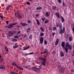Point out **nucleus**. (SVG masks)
Instances as JSON below:
<instances>
[{
	"label": "nucleus",
	"instance_id": "nucleus-38",
	"mask_svg": "<svg viewBox=\"0 0 74 74\" xmlns=\"http://www.w3.org/2000/svg\"><path fill=\"white\" fill-rule=\"evenodd\" d=\"M44 42H45V45H47V41L45 40Z\"/></svg>",
	"mask_w": 74,
	"mask_h": 74
},
{
	"label": "nucleus",
	"instance_id": "nucleus-5",
	"mask_svg": "<svg viewBox=\"0 0 74 74\" xmlns=\"http://www.w3.org/2000/svg\"><path fill=\"white\" fill-rule=\"evenodd\" d=\"M16 24H18V23H13V24H10L9 25V26L7 27V28L11 29V28H12V27H13L12 26H13L15 25H16Z\"/></svg>",
	"mask_w": 74,
	"mask_h": 74
},
{
	"label": "nucleus",
	"instance_id": "nucleus-60",
	"mask_svg": "<svg viewBox=\"0 0 74 74\" xmlns=\"http://www.w3.org/2000/svg\"><path fill=\"white\" fill-rule=\"evenodd\" d=\"M12 65L14 66V62H13V63H12Z\"/></svg>",
	"mask_w": 74,
	"mask_h": 74
},
{
	"label": "nucleus",
	"instance_id": "nucleus-62",
	"mask_svg": "<svg viewBox=\"0 0 74 74\" xmlns=\"http://www.w3.org/2000/svg\"><path fill=\"white\" fill-rule=\"evenodd\" d=\"M20 25H23V23H20Z\"/></svg>",
	"mask_w": 74,
	"mask_h": 74
},
{
	"label": "nucleus",
	"instance_id": "nucleus-23",
	"mask_svg": "<svg viewBox=\"0 0 74 74\" xmlns=\"http://www.w3.org/2000/svg\"><path fill=\"white\" fill-rule=\"evenodd\" d=\"M64 49L66 53H68V48L67 47H65Z\"/></svg>",
	"mask_w": 74,
	"mask_h": 74
},
{
	"label": "nucleus",
	"instance_id": "nucleus-35",
	"mask_svg": "<svg viewBox=\"0 0 74 74\" xmlns=\"http://www.w3.org/2000/svg\"><path fill=\"white\" fill-rule=\"evenodd\" d=\"M14 38H19V36L18 35H16L14 36Z\"/></svg>",
	"mask_w": 74,
	"mask_h": 74
},
{
	"label": "nucleus",
	"instance_id": "nucleus-25",
	"mask_svg": "<svg viewBox=\"0 0 74 74\" xmlns=\"http://www.w3.org/2000/svg\"><path fill=\"white\" fill-rule=\"evenodd\" d=\"M60 18L61 19H62V22H64V19L62 16H61Z\"/></svg>",
	"mask_w": 74,
	"mask_h": 74
},
{
	"label": "nucleus",
	"instance_id": "nucleus-53",
	"mask_svg": "<svg viewBox=\"0 0 74 74\" xmlns=\"http://www.w3.org/2000/svg\"><path fill=\"white\" fill-rule=\"evenodd\" d=\"M5 50H6V49H8V48H7V47L6 46H5Z\"/></svg>",
	"mask_w": 74,
	"mask_h": 74
},
{
	"label": "nucleus",
	"instance_id": "nucleus-50",
	"mask_svg": "<svg viewBox=\"0 0 74 74\" xmlns=\"http://www.w3.org/2000/svg\"><path fill=\"white\" fill-rule=\"evenodd\" d=\"M42 21H45V18H42Z\"/></svg>",
	"mask_w": 74,
	"mask_h": 74
},
{
	"label": "nucleus",
	"instance_id": "nucleus-22",
	"mask_svg": "<svg viewBox=\"0 0 74 74\" xmlns=\"http://www.w3.org/2000/svg\"><path fill=\"white\" fill-rule=\"evenodd\" d=\"M12 41H13V42H16V41H17V40L15 39V38H13L12 39Z\"/></svg>",
	"mask_w": 74,
	"mask_h": 74
},
{
	"label": "nucleus",
	"instance_id": "nucleus-2",
	"mask_svg": "<svg viewBox=\"0 0 74 74\" xmlns=\"http://www.w3.org/2000/svg\"><path fill=\"white\" fill-rule=\"evenodd\" d=\"M15 33V32L14 31H10L8 32V33L7 34V38H9L11 36H13V34Z\"/></svg>",
	"mask_w": 74,
	"mask_h": 74
},
{
	"label": "nucleus",
	"instance_id": "nucleus-37",
	"mask_svg": "<svg viewBox=\"0 0 74 74\" xmlns=\"http://www.w3.org/2000/svg\"><path fill=\"white\" fill-rule=\"evenodd\" d=\"M48 22H49L48 21V20L45 21V23H48Z\"/></svg>",
	"mask_w": 74,
	"mask_h": 74
},
{
	"label": "nucleus",
	"instance_id": "nucleus-18",
	"mask_svg": "<svg viewBox=\"0 0 74 74\" xmlns=\"http://www.w3.org/2000/svg\"><path fill=\"white\" fill-rule=\"evenodd\" d=\"M5 67H4V65H1L0 66V69H2V70H4Z\"/></svg>",
	"mask_w": 74,
	"mask_h": 74
},
{
	"label": "nucleus",
	"instance_id": "nucleus-56",
	"mask_svg": "<svg viewBox=\"0 0 74 74\" xmlns=\"http://www.w3.org/2000/svg\"><path fill=\"white\" fill-rule=\"evenodd\" d=\"M52 53H56V52L55 51H53L52 52Z\"/></svg>",
	"mask_w": 74,
	"mask_h": 74
},
{
	"label": "nucleus",
	"instance_id": "nucleus-59",
	"mask_svg": "<svg viewBox=\"0 0 74 74\" xmlns=\"http://www.w3.org/2000/svg\"><path fill=\"white\" fill-rule=\"evenodd\" d=\"M49 30H52V28H51V27H49Z\"/></svg>",
	"mask_w": 74,
	"mask_h": 74
},
{
	"label": "nucleus",
	"instance_id": "nucleus-21",
	"mask_svg": "<svg viewBox=\"0 0 74 74\" xmlns=\"http://www.w3.org/2000/svg\"><path fill=\"white\" fill-rule=\"evenodd\" d=\"M40 29L42 32H44V28L42 27H40Z\"/></svg>",
	"mask_w": 74,
	"mask_h": 74
},
{
	"label": "nucleus",
	"instance_id": "nucleus-28",
	"mask_svg": "<svg viewBox=\"0 0 74 74\" xmlns=\"http://www.w3.org/2000/svg\"><path fill=\"white\" fill-rule=\"evenodd\" d=\"M27 25H28V24L27 23H23L22 26H27Z\"/></svg>",
	"mask_w": 74,
	"mask_h": 74
},
{
	"label": "nucleus",
	"instance_id": "nucleus-15",
	"mask_svg": "<svg viewBox=\"0 0 74 74\" xmlns=\"http://www.w3.org/2000/svg\"><path fill=\"white\" fill-rule=\"evenodd\" d=\"M50 14V12H46L45 15L46 16H47V17H48Z\"/></svg>",
	"mask_w": 74,
	"mask_h": 74
},
{
	"label": "nucleus",
	"instance_id": "nucleus-58",
	"mask_svg": "<svg viewBox=\"0 0 74 74\" xmlns=\"http://www.w3.org/2000/svg\"><path fill=\"white\" fill-rule=\"evenodd\" d=\"M6 52H8V49H6Z\"/></svg>",
	"mask_w": 74,
	"mask_h": 74
},
{
	"label": "nucleus",
	"instance_id": "nucleus-13",
	"mask_svg": "<svg viewBox=\"0 0 74 74\" xmlns=\"http://www.w3.org/2000/svg\"><path fill=\"white\" fill-rule=\"evenodd\" d=\"M56 15L57 17L58 18H60V15H59V14L58 12L56 13Z\"/></svg>",
	"mask_w": 74,
	"mask_h": 74
},
{
	"label": "nucleus",
	"instance_id": "nucleus-33",
	"mask_svg": "<svg viewBox=\"0 0 74 74\" xmlns=\"http://www.w3.org/2000/svg\"><path fill=\"white\" fill-rule=\"evenodd\" d=\"M32 38L33 37L32 36V35H30L29 36V38L31 40H32Z\"/></svg>",
	"mask_w": 74,
	"mask_h": 74
},
{
	"label": "nucleus",
	"instance_id": "nucleus-1",
	"mask_svg": "<svg viewBox=\"0 0 74 74\" xmlns=\"http://www.w3.org/2000/svg\"><path fill=\"white\" fill-rule=\"evenodd\" d=\"M61 64H62V63L58 62L57 66L59 71L60 72H63V71H64V68H63V67H62Z\"/></svg>",
	"mask_w": 74,
	"mask_h": 74
},
{
	"label": "nucleus",
	"instance_id": "nucleus-46",
	"mask_svg": "<svg viewBox=\"0 0 74 74\" xmlns=\"http://www.w3.org/2000/svg\"><path fill=\"white\" fill-rule=\"evenodd\" d=\"M62 4H63L64 7H65V4H64V3L63 2Z\"/></svg>",
	"mask_w": 74,
	"mask_h": 74
},
{
	"label": "nucleus",
	"instance_id": "nucleus-14",
	"mask_svg": "<svg viewBox=\"0 0 74 74\" xmlns=\"http://www.w3.org/2000/svg\"><path fill=\"white\" fill-rule=\"evenodd\" d=\"M39 59L40 60H41V61H44V62H45V61L46 60L45 58H43L42 57H40Z\"/></svg>",
	"mask_w": 74,
	"mask_h": 74
},
{
	"label": "nucleus",
	"instance_id": "nucleus-6",
	"mask_svg": "<svg viewBox=\"0 0 74 74\" xmlns=\"http://www.w3.org/2000/svg\"><path fill=\"white\" fill-rule=\"evenodd\" d=\"M56 26L57 27H59V28L60 29H62V24L61 23H60L59 25L58 24V23H57Z\"/></svg>",
	"mask_w": 74,
	"mask_h": 74
},
{
	"label": "nucleus",
	"instance_id": "nucleus-48",
	"mask_svg": "<svg viewBox=\"0 0 74 74\" xmlns=\"http://www.w3.org/2000/svg\"><path fill=\"white\" fill-rule=\"evenodd\" d=\"M26 37H27V35H26L25 34L24 35V37L25 38H26Z\"/></svg>",
	"mask_w": 74,
	"mask_h": 74
},
{
	"label": "nucleus",
	"instance_id": "nucleus-63",
	"mask_svg": "<svg viewBox=\"0 0 74 74\" xmlns=\"http://www.w3.org/2000/svg\"><path fill=\"white\" fill-rule=\"evenodd\" d=\"M0 17L1 18V19H2V18H3V16H0Z\"/></svg>",
	"mask_w": 74,
	"mask_h": 74
},
{
	"label": "nucleus",
	"instance_id": "nucleus-43",
	"mask_svg": "<svg viewBox=\"0 0 74 74\" xmlns=\"http://www.w3.org/2000/svg\"><path fill=\"white\" fill-rule=\"evenodd\" d=\"M31 54H33V52L30 53L29 54H26V55H31Z\"/></svg>",
	"mask_w": 74,
	"mask_h": 74
},
{
	"label": "nucleus",
	"instance_id": "nucleus-29",
	"mask_svg": "<svg viewBox=\"0 0 74 74\" xmlns=\"http://www.w3.org/2000/svg\"><path fill=\"white\" fill-rule=\"evenodd\" d=\"M18 45H16L13 46V47L15 49L16 48H18Z\"/></svg>",
	"mask_w": 74,
	"mask_h": 74
},
{
	"label": "nucleus",
	"instance_id": "nucleus-30",
	"mask_svg": "<svg viewBox=\"0 0 74 74\" xmlns=\"http://www.w3.org/2000/svg\"><path fill=\"white\" fill-rule=\"evenodd\" d=\"M30 30V27H29L27 30V32H29Z\"/></svg>",
	"mask_w": 74,
	"mask_h": 74
},
{
	"label": "nucleus",
	"instance_id": "nucleus-52",
	"mask_svg": "<svg viewBox=\"0 0 74 74\" xmlns=\"http://www.w3.org/2000/svg\"><path fill=\"white\" fill-rule=\"evenodd\" d=\"M3 59L1 58V62H3Z\"/></svg>",
	"mask_w": 74,
	"mask_h": 74
},
{
	"label": "nucleus",
	"instance_id": "nucleus-9",
	"mask_svg": "<svg viewBox=\"0 0 74 74\" xmlns=\"http://www.w3.org/2000/svg\"><path fill=\"white\" fill-rule=\"evenodd\" d=\"M44 40V38L43 37H41L40 38V42L41 43V44H42V42H43V41Z\"/></svg>",
	"mask_w": 74,
	"mask_h": 74
},
{
	"label": "nucleus",
	"instance_id": "nucleus-31",
	"mask_svg": "<svg viewBox=\"0 0 74 74\" xmlns=\"http://www.w3.org/2000/svg\"><path fill=\"white\" fill-rule=\"evenodd\" d=\"M52 8L53 9V10H56V7L54 6H53Z\"/></svg>",
	"mask_w": 74,
	"mask_h": 74
},
{
	"label": "nucleus",
	"instance_id": "nucleus-8",
	"mask_svg": "<svg viewBox=\"0 0 74 74\" xmlns=\"http://www.w3.org/2000/svg\"><path fill=\"white\" fill-rule=\"evenodd\" d=\"M32 69L34 71H37V70H38V71H40V68H36L35 67H33L32 68Z\"/></svg>",
	"mask_w": 74,
	"mask_h": 74
},
{
	"label": "nucleus",
	"instance_id": "nucleus-57",
	"mask_svg": "<svg viewBox=\"0 0 74 74\" xmlns=\"http://www.w3.org/2000/svg\"><path fill=\"white\" fill-rule=\"evenodd\" d=\"M47 51H44V53H47Z\"/></svg>",
	"mask_w": 74,
	"mask_h": 74
},
{
	"label": "nucleus",
	"instance_id": "nucleus-12",
	"mask_svg": "<svg viewBox=\"0 0 74 74\" xmlns=\"http://www.w3.org/2000/svg\"><path fill=\"white\" fill-rule=\"evenodd\" d=\"M64 32L65 31H63V29H60L59 32L60 34H62V33H64Z\"/></svg>",
	"mask_w": 74,
	"mask_h": 74
},
{
	"label": "nucleus",
	"instance_id": "nucleus-16",
	"mask_svg": "<svg viewBox=\"0 0 74 74\" xmlns=\"http://www.w3.org/2000/svg\"><path fill=\"white\" fill-rule=\"evenodd\" d=\"M60 55L61 57L64 56V53H63V52H60Z\"/></svg>",
	"mask_w": 74,
	"mask_h": 74
},
{
	"label": "nucleus",
	"instance_id": "nucleus-49",
	"mask_svg": "<svg viewBox=\"0 0 74 74\" xmlns=\"http://www.w3.org/2000/svg\"><path fill=\"white\" fill-rule=\"evenodd\" d=\"M52 34H53V36H54V35H55V33L53 32V33H52Z\"/></svg>",
	"mask_w": 74,
	"mask_h": 74
},
{
	"label": "nucleus",
	"instance_id": "nucleus-51",
	"mask_svg": "<svg viewBox=\"0 0 74 74\" xmlns=\"http://www.w3.org/2000/svg\"><path fill=\"white\" fill-rule=\"evenodd\" d=\"M72 30L73 31V33L74 34V27H73L72 29Z\"/></svg>",
	"mask_w": 74,
	"mask_h": 74
},
{
	"label": "nucleus",
	"instance_id": "nucleus-64",
	"mask_svg": "<svg viewBox=\"0 0 74 74\" xmlns=\"http://www.w3.org/2000/svg\"><path fill=\"white\" fill-rule=\"evenodd\" d=\"M39 32H37V35H38V34H39Z\"/></svg>",
	"mask_w": 74,
	"mask_h": 74
},
{
	"label": "nucleus",
	"instance_id": "nucleus-3",
	"mask_svg": "<svg viewBox=\"0 0 74 74\" xmlns=\"http://www.w3.org/2000/svg\"><path fill=\"white\" fill-rule=\"evenodd\" d=\"M66 47H68L69 49L71 50L72 49V47L69 44V43L68 42L66 44Z\"/></svg>",
	"mask_w": 74,
	"mask_h": 74
},
{
	"label": "nucleus",
	"instance_id": "nucleus-34",
	"mask_svg": "<svg viewBox=\"0 0 74 74\" xmlns=\"http://www.w3.org/2000/svg\"><path fill=\"white\" fill-rule=\"evenodd\" d=\"M30 67V66L29 65H28L27 66H25V67L27 69H28V68H29Z\"/></svg>",
	"mask_w": 74,
	"mask_h": 74
},
{
	"label": "nucleus",
	"instance_id": "nucleus-17",
	"mask_svg": "<svg viewBox=\"0 0 74 74\" xmlns=\"http://www.w3.org/2000/svg\"><path fill=\"white\" fill-rule=\"evenodd\" d=\"M46 62V60L45 61H43V62H42L41 64L43 66H45V62Z\"/></svg>",
	"mask_w": 74,
	"mask_h": 74
},
{
	"label": "nucleus",
	"instance_id": "nucleus-40",
	"mask_svg": "<svg viewBox=\"0 0 74 74\" xmlns=\"http://www.w3.org/2000/svg\"><path fill=\"white\" fill-rule=\"evenodd\" d=\"M53 30H56V27H55L54 28H53Z\"/></svg>",
	"mask_w": 74,
	"mask_h": 74
},
{
	"label": "nucleus",
	"instance_id": "nucleus-20",
	"mask_svg": "<svg viewBox=\"0 0 74 74\" xmlns=\"http://www.w3.org/2000/svg\"><path fill=\"white\" fill-rule=\"evenodd\" d=\"M29 47H27L25 49H22V48H21V47L19 48L20 50H23V51H24V50H26V49H29Z\"/></svg>",
	"mask_w": 74,
	"mask_h": 74
},
{
	"label": "nucleus",
	"instance_id": "nucleus-42",
	"mask_svg": "<svg viewBox=\"0 0 74 74\" xmlns=\"http://www.w3.org/2000/svg\"><path fill=\"white\" fill-rule=\"evenodd\" d=\"M26 3L27 5H30V3L29 2H27Z\"/></svg>",
	"mask_w": 74,
	"mask_h": 74
},
{
	"label": "nucleus",
	"instance_id": "nucleus-32",
	"mask_svg": "<svg viewBox=\"0 0 74 74\" xmlns=\"http://www.w3.org/2000/svg\"><path fill=\"white\" fill-rule=\"evenodd\" d=\"M36 21L37 25H40V22H39V21L37 20H36Z\"/></svg>",
	"mask_w": 74,
	"mask_h": 74
},
{
	"label": "nucleus",
	"instance_id": "nucleus-27",
	"mask_svg": "<svg viewBox=\"0 0 74 74\" xmlns=\"http://www.w3.org/2000/svg\"><path fill=\"white\" fill-rule=\"evenodd\" d=\"M44 35V34L42 32H41L40 33V36L41 37L43 36Z\"/></svg>",
	"mask_w": 74,
	"mask_h": 74
},
{
	"label": "nucleus",
	"instance_id": "nucleus-47",
	"mask_svg": "<svg viewBox=\"0 0 74 74\" xmlns=\"http://www.w3.org/2000/svg\"><path fill=\"white\" fill-rule=\"evenodd\" d=\"M38 67H39L40 69H41V68L42 67V66H41V65H40L38 66Z\"/></svg>",
	"mask_w": 74,
	"mask_h": 74
},
{
	"label": "nucleus",
	"instance_id": "nucleus-54",
	"mask_svg": "<svg viewBox=\"0 0 74 74\" xmlns=\"http://www.w3.org/2000/svg\"><path fill=\"white\" fill-rule=\"evenodd\" d=\"M8 22H9V21H7L6 22V24H8Z\"/></svg>",
	"mask_w": 74,
	"mask_h": 74
},
{
	"label": "nucleus",
	"instance_id": "nucleus-4",
	"mask_svg": "<svg viewBox=\"0 0 74 74\" xmlns=\"http://www.w3.org/2000/svg\"><path fill=\"white\" fill-rule=\"evenodd\" d=\"M15 14L16 15V16H18V18H23V17L22 16H21L20 13H19L18 12H17L16 14Z\"/></svg>",
	"mask_w": 74,
	"mask_h": 74
},
{
	"label": "nucleus",
	"instance_id": "nucleus-19",
	"mask_svg": "<svg viewBox=\"0 0 74 74\" xmlns=\"http://www.w3.org/2000/svg\"><path fill=\"white\" fill-rule=\"evenodd\" d=\"M42 9V7H39L36 8V9L37 10H40Z\"/></svg>",
	"mask_w": 74,
	"mask_h": 74
},
{
	"label": "nucleus",
	"instance_id": "nucleus-11",
	"mask_svg": "<svg viewBox=\"0 0 74 74\" xmlns=\"http://www.w3.org/2000/svg\"><path fill=\"white\" fill-rule=\"evenodd\" d=\"M65 45V43L64 41H63L61 43V46L64 48V45Z\"/></svg>",
	"mask_w": 74,
	"mask_h": 74
},
{
	"label": "nucleus",
	"instance_id": "nucleus-41",
	"mask_svg": "<svg viewBox=\"0 0 74 74\" xmlns=\"http://www.w3.org/2000/svg\"><path fill=\"white\" fill-rule=\"evenodd\" d=\"M21 31H19L16 33V34H17L18 35L19 34H20V33H21Z\"/></svg>",
	"mask_w": 74,
	"mask_h": 74
},
{
	"label": "nucleus",
	"instance_id": "nucleus-36",
	"mask_svg": "<svg viewBox=\"0 0 74 74\" xmlns=\"http://www.w3.org/2000/svg\"><path fill=\"white\" fill-rule=\"evenodd\" d=\"M58 1L59 3H62V1L61 0H58Z\"/></svg>",
	"mask_w": 74,
	"mask_h": 74
},
{
	"label": "nucleus",
	"instance_id": "nucleus-10",
	"mask_svg": "<svg viewBox=\"0 0 74 74\" xmlns=\"http://www.w3.org/2000/svg\"><path fill=\"white\" fill-rule=\"evenodd\" d=\"M59 39L57 38L55 42V45H57L58 43H59Z\"/></svg>",
	"mask_w": 74,
	"mask_h": 74
},
{
	"label": "nucleus",
	"instance_id": "nucleus-7",
	"mask_svg": "<svg viewBox=\"0 0 74 74\" xmlns=\"http://www.w3.org/2000/svg\"><path fill=\"white\" fill-rule=\"evenodd\" d=\"M14 66H16V67L17 68H18V69H19V70H23V69L22 68V67H21L20 66H17L16 64H15V62H14Z\"/></svg>",
	"mask_w": 74,
	"mask_h": 74
},
{
	"label": "nucleus",
	"instance_id": "nucleus-24",
	"mask_svg": "<svg viewBox=\"0 0 74 74\" xmlns=\"http://www.w3.org/2000/svg\"><path fill=\"white\" fill-rule=\"evenodd\" d=\"M11 7V5H9V6H8L6 8V10H8V9L10 8V7Z\"/></svg>",
	"mask_w": 74,
	"mask_h": 74
},
{
	"label": "nucleus",
	"instance_id": "nucleus-26",
	"mask_svg": "<svg viewBox=\"0 0 74 74\" xmlns=\"http://www.w3.org/2000/svg\"><path fill=\"white\" fill-rule=\"evenodd\" d=\"M69 41H71L72 40V37H71V36H70V37H69Z\"/></svg>",
	"mask_w": 74,
	"mask_h": 74
},
{
	"label": "nucleus",
	"instance_id": "nucleus-44",
	"mask_svg": "<svg viewBox=\"0 0 74 74\" xmlns=\"http://www.w3.org/2000/svg\"><path fill=\"white\" fill-rule=\"evenodd\" d=\"M27 22L28 23H30L31 22V21L30 20H28Z\"/></svg>",
	"mask_w": 74,
	"mask_h": 74
},
{
	"label": "nucleus",
	"instance_id": "nucleus-45",
	"mask_svg": "<svg viewBox=\"0 0 74 74\" xmlns=\"http://www.w3.org/2000/svg\"><path fill=\"white\" fill-rule=\"evenodd\" d=\"M62 30L63 31H64L65 32V27H63Z\"/></svg>",
	"mask_w": 74,
	"mask_h": 74
},
{
	"label": "nucleus",
	"instance_id": "nucleus-55",
	"mask_svg": "<svg viewBox=\"0 0 74 74\" xmlns=\"http://www.w3.org/2000/svg\"><path fill=\"white\" fill-rule=\"evenodd\" d=\"M38 16H39V14H37L36 15V17H38Z\"/></svg>",
	"mask_w": 74,
	"mask_h": 74
},
{
	"label": "nucleus",
	"instance_id": "nucleus-39",
	"mask_svg": "<svg viewBox=\"0 0 74 74\" xmlns=\"http://www.w3.org/2000/svg\"><path fill=\"white\" fill-rule=\"evenodd\" d=\"M11 74H16V73L15 72H11Z\"/></svg>",
	"mask_w": 74,
	"mask_h": 74
},
{
	"label": "nucleus",
	"instance_id": "nucleus-61",
	"mask_svg": "<svg viewBox=\"0 0 74 74\" xmlns=\"http://www.w3.org/2000/svg\"><path fill=\"white\" fill-rule=\"evenodd\" d=\"M17 28H19V26L18 25L17 26Z\"/></svg>",
	"mask_w": 74,
	"mask_h": 74
}]
</instances>
